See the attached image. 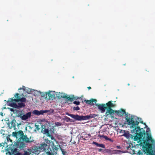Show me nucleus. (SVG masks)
<instances>
[{
    "label": "nucleus",
    "instance_id": "nucleus-33",
    "mask_svg": "<svg viewBox=\"0 0 155 155\" xmlns=\"http://www.w3.org/2000/svg\"><path fill=\"white\" fill-rule=\"evenodd\" d=\"M56 124L58 126H60L61 125V123L60 122H57Z\"/></svg>",
    "mask_w": 155,
    "mask_h": 155
},
{
    "label": "nucleus",
    "instance_id": "nucleus-47",
    "mask_svg": "<svg viewBox=\"0 0 155 155\" xmlns=\"http://www.w3.org/2000/svg\"><path fill=\"white\" fill-rule=\"evenodd\" d=\"M1 114H2V113H1Z\"/></svg>",
    "mask_w": 155,
    "mask_h": 155
},
{
    "label": "nucleus",
    "instance_id": "nucleus-38",
    "mask_svg": "<svg viewBox=\"0 0 155 155\" xmlns=\"http://www.w3.org/2000/svg\"><path fill=\"white\" fill-rule=\"evenodd\" d=\"M87 88L88 90H90V89H91V87H87Z\"/></svg>",
    "mask_w": 155,
    "mask_h": 155
},
{
    "label": "nucleus",
    "instance_id": "nucleus-32",
    "mask_svg": "<svg viewBox=\"0 0 155 155\" xmlns=\"http://www.w3.org/2000/svg\"><path fill=\"white\" fill-rule=\"evenodd\" d=\"M98 136L100 138H103L105 139L106 137L107 136H104V135H98Z\"/></svg>",
    "mask_w": 155,
    "mask_h": 155
},
{
    "label": "nucleus",
    "instance_id": "nucleus-22",
    "mask_svg": "<svg viewBox=\"0 0 155 155\" xmlns=\"http://www.w3.org/2000/svg\"><path fill=\"white\" fill-rule=\"evenodd\" d=\"M16 122V121L14 119L12 120L11 122V127H12L13 128H15L16 127V124L15 123Z\"/></svg>",
    "mask_w": 155,
    "mask_h": 155
},
{
    "label": "nucleus",
    "instance_id": "nucleus-27",
    "mask_svg": "<svg viewBox=\"0 0 155 155\" xmlns=\"http://www.w3.org/2000/svg\"><path fill=\"white\" fill-rule=\"evenodd\" d=\"M105 140H109L112 143L114 141V140H113L110 138H108L107 136L106 137Z\"/></svg>",
    "mask_w": 155,
    "mask_h": 155
},
{
    "label": "nucleus",
    "instance_id": "nucleus-21",
    "mask_svg": "<svg viewBox=\"0 0 155 155\" xmlns=\"http://www.w3.org/2000/svg\"><path fill=\"white\" fill-rule=\"evenodd\" d=\"M93 143L95 144L97 146L99 147H101L103 148H105V145L103 144H99L97 142H93Z\"/></svg>",
    "mask_w": 155,
    "mask_h": 155
},
{
    "label": "nucleus",
    "instance_id": "nucleus-28",
    "mask_svg": "<svg viewBox=\"0 0 155 155\" xmlns=\"http://www.w3.org/2000/svg\"><path fill=\"white\" fill-rule=\"evenodd\" d=\"M35 127H36V128L35 129V130H38L40 128L39 125H37V124H35Z\"/></svg>",
    "mask_w": 155,
    "mask_h": 155
},
{
    "label": "nucleus",
    "instance_id": "nucleus-31",
    "mask_svg": "<svg viewBox=\"0 0 155 155\" xmlns=\"http://www.w3.org/2000/svg\"><path fill=\"white\" fill-rule=\"evenodd\" d=\"M73 103L77 105H78L80 104V103L79 101H75L73 102Z\"/></svg>",
    "mask_w": 155,
    "mask_h": 155
},
{
    "label": "nucleus",
    "instance_id": "nucleus-9",
    "mask_svg": "<svg viewBox=\"0 0 155 155\" xmlns=\"http://www.w3.org/2000/svg\"><path fill=\"white\" fill-rule=\"evenodd\" d=\"M54 110L53 109H51L50 110H41L38 111L37 110H35L33 112V114H34L37 115H39L41 114H43L44 113L49 112L50 113H52L54 112Z\"/></svg>",
    "mask_w": 155,
    "mask_h": 155
},
{
    "label": "nucleus",
    "instance_id": "nucleus-16",
    "mask_svg": "<svg viewBox=\"0 0 155 155\" xmlns=\"http://www.w3.org/2000/svg\"><path fill=\"white\" fill-rule=\"evenodd\" d=\"M55 97V95L53 93L52 91H49L48 92L47 99L53 100Z\"/></svg>",
    "mask_w": 155,
    "mask_h": 155
},
{
    "label": "nucleus",
    "instance_id": "nucleus-36",
    "mask_svg": "<svg viewBox=\"0 0 155 155\" xmlns=\"http://www.w3.org/2000/svg\"><path fill=\"white\" fill-rule=\"evenodd\" d=\"M73 97H74V100H77L78 98V97H74V95H73Z\"/></svg>",
    "mask_w": 155,
    "mask_h": 155
},
{
    "label": "nucleus",
    "instance_id": "nucleus-29",
    "mask_svg": "<svg viewBox=\"0 0 155 155\" xmlns=\"http://www.w3.org/2000/svg\"><path fill=\"white\" fill-rule=\"evenodd\" d=\"M73 110H78L80 109V107L78 106H77L76 107H74Z\"/></svg>",
    "mask_w": 155,
    "mask_h": 155
},
{
    "label": "nucleus",
    "instance_id": "nucleus-46",
    "mask_svg": "<svg viewBox=\"0 0 155 155\" xmlns=\"http://www.w3.org/2000/svg\"><path fill=\"white\" fill-rule=\"evenodd\" d=\"M1 114H2V113H1Z\"/></svg>",
    "mask_w": 155,
    "mask_h": 155
},
{
    "label": "nucleus",
    "instance_id": "nucleus-15",
    "mask_svg": "<svg viewBox=\"0 0 155 155\" xmlns=\"http://www.w3.org/2000/svg\"><path fill=\"white\" fill-rule=\"evenodd\" d=\"M58 143H57V145H55L53 143V142L52 143V148L53 150V152H52L50 148L49 149V150L51 151V153H52L54 154V155H56V154H57V152L58 150V148L57 147L58 146Z\"/></svg>",
    "mask_w": 155,
    "mask_h": 155
},
{
    "label": "nucleus",
    "instance_id": "nucleus-17",
    "mask_svg": "<svg viewBox=\"0 0 155 155\" xmlns=\"http://www.w3.org/2000/svg\"><path fill=\"white\" fill-rule=\"evenodd\" d=\"M31 112H28L25 114L23 115L21 117V119L23 120H25L28 119L31 116Z\"/></svg>",
    "mask_w": 155,
    "mask_h": 155
},
{
    "label": "nucleus",
    "instance_id": "nucleus-40",
    "mask_svg": "<svg viewBox=\"0 0 155 155\" xmlns=\"http://www.w3.org/2000/svg\"><path fill=\"white\" fill-rule=\"evenodd\" d=\"M102 149H100L98 150V151H101L102 150Z\"/></svg>",
    "mask_w": 155,
    "mask_h": 155
},
{
    "label": "nucleus",
    "instance_id": "nucleus-34",
    "mask_svg": "<svg viewBox=\"0 0 155 155\" xmlns=\"http://www.w3.org/2000/svg\"><path fill=\"white\" fill-rule=\"evenodd\" d=\"M27 92L28 94H30L31 92V90H30L29 89H28V90H27L26 91Z\"/></svg>",
    "mask_w": 155,
    "mask_h": 155
},
{
    "label": "nucleus",
    "instance_id": "nucleus-35",
    "mask_svg": "<svg viewBox=\"0 0 155 155\" xmlns=\"http://www.w3.org/2000/svg\"><path fill=\"white\" fill-rule=\"evenodd\" d=\"M80 139L81 140H86L85 138L83 136H81L80 137Z\"/></svg>",
    "mask_w": 155,
    "mask_h": 155
},
{
    "label": "nucleus",
    "instance_id": "nucleus-25",
    "mask_svg": "<svg viewBox=\"0 0 155 155\" xmlns=\"http://www.w3.org/2000/svg\"><path fill=\"white\" fill-rule=\"evenodd\" d=\"M60 149L62 152L63 155H66V154L67 153L66 152L64 149H63L61 147H60Z\"/></svg>",
    "mask_w": 155,
    "mask_h": 155
},
{
    "label": "nucleus",
    "instance_id": "nucleus-42",
    "mask_svg": "<svg viewBox=\"0 0 155 155\" xmlns=\"http://www.w3.org/2000/svg\"><path fill=\"white\" fill-rule=\"evenodd\" d=\"M11 111H13V109H11Z\"/></svg>",
    "mask_w": 155,
    "mask_h": 155
},
{
    "label": "nucleus",
    "instance_id": "nucleus-3",
    "mask_svg": "<svg viewBox=\"0 0 155 155\" xmlns=\"http://www.w3.org/2000/svg\"><path fill=\"white\" fill-rule=\"evenodd\" d=\"M96 106H97L98 109L101 110L102 113H104L105 110L106 109L105 115L107 116L109 115H111V114L113 113L114 110L112 109V108L114 107L115 105L112 103L111 101H110L106 104H96Z\"/></svg>",
    "mask_w": 155,
    "mask_h": 155
},
{
    "label": "nucleus",
    "instance_id": "nucleus-45",
    "mask_svg": "<svg viewBox=\"0 0 155 155\" xmlns=\"http://www.w3.org/2000/svg\"><path fill=\"white\" fill-rule=\"evenodd\" d=\"M128 85H130V84H128Z\"/></svg>",
    "mask_w": 155,
    "mask_h": 155
},
{
    "label": "nucleus",
    "instance_id": "nucleus-6",
    "mask_svg": "<svg viewBox=\"0 0 155 155\" xmlns=\"http://www.w3.org/2000/svg\"><path fill=\"white\" fill-rule=\"evenodd\" d=\"M40 152V148L37 146H33L31 148L25 151L23 155H38Z\"/></svg>",
    "mask_w": 155,
    "mask_h": 155
},
{
    "label": "nucleus",
    "instance_id": "nucleus-44",
    "mask_svg": "<svg viewBox=\"0 0 155 155\" xmlns=\"http://www.w3.org/2000/svg\"><path fill=\"white\" fill-rule=\"evenodd\" d=\"M9 139L10 140L11 142H12V140H11L10 138H9Z\"/></svg>",
    "mask_w": 155,
    "mask_h": 155
},
{
    "label": "nucleus",
    "instance_id": "nucleus-18",
    "mask_svg": "<svg viewBox=\"0 0 155 155\" xmlns=\"http://www.w3.org/2000/svg\"><path fill=\"white\" fill-rule=\"evenodd\" d=\"M84 101H86V104H89L91 106H93L94 105V104L93 103V102H94L96 104L97 101V100L95 99H92L90 100H85Z\"/></svg>",
    "mask_w": 155,
    "mask_h": 155
},
{
    "label": "nucleus",
    "instance_id": "nucleus-2",
    "mask_svg": "<svg viewBox=\"0 0 155 155\" xmlns=\"http://www.w3.org/2000/svg\"><path fill=\"white\" fill-rule=\"evenodd\" d=\"M135 117L134 116H132L131 118H129L128 116H126V117L127 124L130 126L131 129H132L131 131L133 134H130L128 131L125 132L123 134V136L127 139L131 138L132 139H133L134 141L135 137L137 135L138 136L137 134H138L139 132H137V130L139 129L140 131H142V128L139 125V122L137 120H134Z\"/></svg>",
    "mask_w": 155,
    "mask_h": 155
},
{
    "label": "nucleus",
    "instance_id": "nucleus-11",
    "mask_svg": "<svg viewBox=\"0 0 155 155\" xmlns=\"http://www.w3.org/2000/svg\"><path fill=\"white\" fill-rule=\"evenodd\" d=\"M15 146L18 150H21L25 147V144L24 142L20 140L16 143Z\"/></svg>",
    "mask_w": 155,
    "mask_h": 155
},
{
    "label": "nucleus",
    "instance_id": "nucleus-20",
    "mask_svg": "<svg viewBox=\"0 0 155 155\" xmlns=\"http://www.w3.org/2000/svg\"><path fill=\"white\" fill-rule=\"evenodd\" d=\"M61 97L62 98H66L67 99L68 101H74V97L73 95L72 97H67L66 96H61Z\"/></svg>",
    "mask_w": 155,
    "mask_h": 155
},
{
    "label": "nucleus",
    "instance_id": "nucleus-4",
    "mask_svg": "<svg viewBox=\"0 0 155 155\" xmlns=\"http://www.w3.org/2000/svg\"><path fill=\"white\" fill-rule=\"evenodd\" d=\"M66 114L76 120L79 121L90 119L91 118L95 117L97 116V115L95 114H90L89 115L85 116H79L78 115H74V114H69L68 113H66Z\"/></svg>",
    "mask_w": 155,
    "mask_h": 155
},
{
    "label": "nucleus",
    "instance_id": "nucleus-14",
    "mask_svg": "<svg viewBox=\"0 0 155 155\" xmlns=\"http://www.w3.org/2000/svg\"><path fill=\"white\" fill-rule=\"evenodd\" d=\"M24 135L23 132L20 130L18 132H13L12 133V135L14 137H15L16 138H18V137H22V136Z\"/></svg>",
    "mask_w": 155,
    "mask_h": 155
},
{
    "label": "nucleus",
    "instance_id": "nucleus-19",
    "mask_svg": "<svg viewBox=\"0 0 155 155\" xmlns=\"http://www.w3.org/2000/svg\"><path fill=\"white\" fill-rule=\"evenodd\" d=\"M132 116H133V115H132L131 116V117ZM134 116L135 117L134 118V120H137L138 121V122H139V121H140V123L146 125V127H147V125H146V124L145 123H144L143 121H140V120H141V119L140 118H139L135 116Z\"/></svg>",
    "mask_w": 155,
    "mask_h": 155
},
{
    "label": "nucleus",
    "instance_id": "nucleus-39",
    "mask_svg": "<svg viewBox=\"0 0 155 155\" xmlns=\"http://www.w3.org/2000/svg\"><path fill=\"white\" fill-rule=\"evenodd\" d=\"M51 143V142L50 141V140H48V141L47 142H46V143Z\"/></svg>",
    "mask_w": 155,
    "mask_h": 155
},
{
    "label": "nucleus",
    "instance_id": "nucleus-7",
    "mask_svg": "<svg viewBox=\"0 0 155 155\" xmlns=\"http://www.w3.org/2000/svg\"><path fill=\"white\" fill-rule=\"evenodd\" d=\"M13 98H10L7 101V103L11 107L16 108H21L25 107V104L24 103L22 102L19 103L18 104H17L13 102L14 101H13Z\"/></svg>",
    "mask_w": 155,
    "mask_h": 155
},
{
    "label": "nucleus",
    "instance_id": "nucleus-26",
    "mask_svg": "<svg viewBox=\"0 0 155 155\" xmlns=\"http://www.w3.org/2000/svg\"><path fill=\"white\" fill-rule=\"evenodd\" d=\"M65 118L64 119L67 122H68L69 121H71V119H70L69 117L67 116H65Z\"/></svg>",
    "mask_w": 155,
    "mask_h": 155
},
{
    "label": "nucleus",
    "instance_id": "nucleus-10",
    "mask_svg": "<svg viewBox=\"0 0 155 155\" xmlns=\"http://www.w3.org/2000/svg\"><path fill=\"white\" fill-rule=\"evenodd\" d=\"M114 113H115L118 116L120 117L122 116L124 114H125L126 116L125 118L126 119V116H128V115L126 114V112L124 110L121 109L120 110H114L113 113L112 114H111V115H113L114 114ZM129 118H130V117H128Z\"/></svg>",
    "mask_w": 155,
    "mask_h": 155
},
{
    "label": "nucleus",
    "instance_id": "nucleus-8",
    "mask_svg": "<svg viewBox=\"0 0 155 155\" xmlns=\"http://www.w3.org/2000/svg\"><path fill=\"white\" fill-rule=\"evenodd\" d=\"M40 148V151L43 150L45 152L47 155H54V154L51 153V152L49 151V148L48 146L45 143H42L39 147Z\"/></svg>",
    "mask_w": 155,
    "mask_h": 155
},
{
    "label": "nucleus",
    "instance_id": "nucleus-5",
    "mask_svg": "<svg viewBox=\"0 0 155 155\" xmlns=\"http://www.w3.org/2000/svg\"><path fill=\"white\" fill-rule=\"evenodd\" d=\"M50 127V123L48 121L44 122L41 125L42 129L41 131L43 133V134H47L48 136L50 137L52 140H54V141L57 143V141L56 140L54 137L49 133V127Z\"/></svg>",
    "mask_w": 155,
    "mask_h": 155
},
{
    "label": "nucleus",
    "instance_id": "nucleus-41",
    "mask_svg": "<svg viewBox=\"0 0 155 155\" xmlns=\"http://www.w3.org/2000/svg\"><path fill=\"white\" fill-rule=\"evenodd\" d=\"M117 148H120V147L119 146H117Z\"/></svg>",
    "mask_w": 155,
    "mask_h": 155
},
{
    "label": "nucleus",
    "instance_id": "nucleus-24",
    "mask_svg": "<svg viewBox=\"0 0 155 155\" xmlns=\"http://www.w3.org/2000/svg\"><path fill=\"white\" fill-rule=\"evenodd\" d=\"M18 150V148H15L14 150L12 149L11 150L13 154H15L17 152V150Z\"/></svg>",
    "mask_w": 155,
    "mask_h": 155
},
{
    "label": "nucleus",
    "instance_id": "nucleus-12",
    "mask_svg": "<svg viewBox=\"0 0 155 155\" xmlns=\"http://www.w3.org/2000/svg\"><path fill=\"white\" fill-rule=\"evenodd\" d=\"M20 137L19 139L20 140H21L23 142H24L27 143H29L34 141V140L31 139V137L29 138L26 135H24Z\"/></svg>",
    "mask_w": 155,
    "mask_h": 155
},
{
    "label": "nucleus",
    "instance_id": "nucleus-37",
    "mask_svg": "<svg viewBox=\"0 0 155 155\" xmlns=\"http://www.w3.org/2000/svg\"><path fill=\"white\" fill-rule=\"evenodd\" d=\"M14 155H21V153H17L15 154H14Z\"/></svg>",
    "mask_w": 155,
    "mask_h": 155
},
{
    "label": "nucleus",
    "instance_id": "nucleus-13",
    "mask_svg": "<svg viewBox=\"0 0 155 155\" xmlns=\"http://www.w3.org/2000/svg\"><path fill=\"white\" fill-rule=\"evenodd\" d=\"M19 94L17 93H16L15 95V99H14L13 101L15 102H21L23 103L25 102L26 99L25 97H23L21 98V97L19 96Z\"/></svg>",
    "mask_w": 155,
    "mask_h": 155
},
{
    "label": "nucleus",
    "instance_id": "nucleus-30",
    "mask_svg": "<svg viewBox=\"0 0 155 155\" xmlns=\"http://www.w3.org/2000/svg\"><path fill=\"white\" fill-rule=\"evenodd\" d=\"M114 151L116 154H119L120 153L122 152L120 150H114Z\"/></svg>",
    "mask_w": 155,
    "mask_h": 155
},
{
    "label": "nucleus",
    "instance_id": "nucleus-43",
    "mask_svg": "<svg viewBox=\"0 0 155 155\" xmlns=\"http://www.w3.org/2000/svg\"><path fill=\"white\" fill-rule=\"evenodd\" d=\"M21 89H22V88H19V89H18V90H21Z\"/></svg>",
    "mask_w": 155,
    "mask_h": 155
},
{
    "label": "nucleus",
    "instance_id": "nucleus-23",
    "mask_svg": "<svg viewBox=\"0 0 155 155\" xmlns=\"http://www.w3.org/2000/svg\"><path fill=\"white\" fill-rule=\"evenodd\" d=\"M48 94L47 92H42V94H41V96L43 97H45V98L47 99V97H48Z\"/></svg>",
    "mask_w": 155,
    "mask_h": 155
},
{
    "label": "nucleus",
    "instance_id": "nucleus-1",
    "mask_svg": "<svg viewBox=\"0 0 155 155\" xmlns=\"http://www.w3.org/2000/svg\"><path fill=\"white\" fill-rule=\"evenodd\" d=\"M137 130L138 132V135L136 136L134 138L135 141L139 140L140 141L143 142V151L144 154L147 153L149 155H155L153 153L152 148V144L149 143L148 141H150L153 144L155 143V140L153 139L151 134L150 129L147 128L146 132L143 128H142V131H140V129Z\"/></svg>",
    "mask_w": 155,
    "mask_h": 155
}]
</instances>
